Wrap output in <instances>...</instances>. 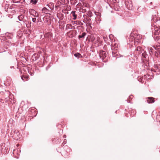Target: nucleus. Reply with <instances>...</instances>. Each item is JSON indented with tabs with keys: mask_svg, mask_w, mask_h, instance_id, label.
Returning <instances> with one entry per match:
<instances>
[{
	"mask_svg": "<svg viewBox=\"0 0 160 160\" xmlns=\"http://www.w3.org/2000/svg\"><path fill=\"white\" fill-rule=\"evenodd\" d=\"M152 34L155 35V40L160 44V29L155 26L152 27Z\"/></svg>",
	"mask_w": 160,
	"mask_h": 160,
	"instance_id": "obj_1",
	"label": "nucleus"
},
{
	"mask_svg": "<svg viewBox=\"0 0 160 160\" xmlns=\"http://www.w3.org/2000/svg\"><path fill=\"white\" fill-rule=\"evenodd\" d=\"M144 52L143 49L141 47L138 46L135 49L134 53L137 55H139L142 53V55L144 56Z\"/></svg>",
	"mask_w": 160,
	"mask_h": 160,
	"instance_id": "obj_2",
	"label": "nucleus"
},
{
	"mask_svg": "<svg viewBox=\"0 0 160 160\" xmlns=\"http://www.w3.org/2000/svg\"><path fill=\"white\" fill-rule=\"evenodd\" d=\"M12 134L13 138L16 140H18L20 138V133L17 130H15L12 133Z\"/></svg>",
	"mask_w": 160,
	"mask_h": 160,
	"instance_id": "obj_3",
	"label": "nucleus"
},
{
	"mask_svg": "<svg viewBox=\"0 0 160 160\" xmlns=\"http://www.w3.org/2000/svg\"><path fill=\"white\" fill-rule=\"evenodd\" d=\"M29 12L31 15L33 16L34 17H38L39 16V14L34 9H30Z\"/></svg>",
	"mask_w": 160,
	"mask_h": 160,
	"instance_id": "obj_4",
	"label": "nucleus"
},
{
	"mask_svg": "<svg viewBox=\"0 0 160 160\" xmlns=\"http://www.w3.org/2000/svg\"><path fill=\"white\" fill-rule=\"evenodd\" d=\"M134 38L135 41H134L135 43H136L135 42H140V40L142 39V36L139 34H137L135 33L134 34Z\"/></svg>",
	"mask_w": 160,
	"mask_h": 160,
	"instance_id": "obj_5",
	"label": "nucleus"
},
{
	"mask_svg": "<svg viewBox=\"0 0 160 160\" xmlns=\"http://www.w3.org/2000/svg\"><path fill=\"white\" fill-rule=\"evenodd\" d=\"M146 99L147 102L148 103H153L155 101L154 98L152 97H148Z\"/></svg>",
	"mask_w": 160,
	"mask_h": 160,
	"instance_id": "obj_6",
	"label": "nucleus"
},
{
	"mask_svg": "<svg viewBox=\"0 0 160 160\" xmlns=\"http://www.w3.org/2000/svg\"><path fill=\"white\" fill-rule=\"evenodd\" d=\"M111 49L112 51H115L117 50L118 49V45L117 44H112L111 46Z\"/></svg>",
	"mask_w": 160,
	"mask_h": 160,
	"instance_id": "obj_7",
	"label": "nucleus"
},
{
	"mask_svg": "<svg viewBox=\"0 0 160 160\" xmlns=\"http://www.w3.org/2000/svg\"><path fill=\"white\" fill-rule=\"evenodd\" d=\"M59 2L61 4H66L68 3L69 0H58Z\"/></svg>",
	"mask_w": 160,
	"mask_h": 160,
	"instance_id": "obj_8",
	"label": "nucleus"
},
{
	"mask_svg": "<svg viewBox=\"0 0 160 160\" xmlns=\"http://www.w3.org/2000/svg\"><path fill=\"white\" fill-rule=\"evenodd\" d=\"M20 150L15 149L13 151V154L16 157V155H19L20 154Z\"/></svg>",
	"mask_w": 160,
	"mask_h": 160,
	"instance_id": "obj_9",
	"label": "nucleus"
},
{
	"mask_svg": "<svg viewBox=\"0 0 160 160\" xmlns=\"http://www.w3.org/2000/svg\"><path fill=\"white\" fill-rule=\"evenodd\" d=\"M101 58L102 57V59L105 58L106 57V55L105 52L102 51L100 52L99 55Z\"/></svg>",
	"mask_w": 160,
	"mask_h": 160,
	"instance_id": "obj_10",
	"label": "nucleus"
},
{
	"mask_svg": "<svg viewBox=\"0 0 160 160\" xmlns=\"http://www.w3.org/2000/svg\"><path fill=\"white\" fill-rule=\"evenodd\" d=\"M83 5L82 3V1L81 2H79L76 6V10L78 11V9L81 8L82 7Z\"/></svg>",
	"mask_w": 160,
	"mask_h": 160,
	"instance_id": "obj_11",
	"label": "nucleus"
},
{
	"mask_svg": "<svg viewBox=\"0 0 160 160\" xmlns=\"http://www.w3.org/2000/svg\"><path fill=\"white\" fill-rule=\"evenodd\" d=\"M154 68H155V72H160V65L156 64L154 65Z\"/></svg>",
	"mask_w": 160,
	"mask_h": 160,
	"instance_id": "obj_12",
	"label": "nucleus"
},
{
	"mask_svg": "<svg viewBox=\"0 0 160 160\" xmlns=\"http://www.w3.org/2000/svg\"><path fill=\"white\" fill-rule=\"evenodd\" d=\"M42 11L45 13H48L49 12H51V11L46 7H44L42 8Z\"/></svg>",
	"mask_w": 160,
	"mask_h": 160,
	"instance_id": "obj_13",
	"label": "nucleus"
},
{
	"mask_svg": "<svg viewBox=\"0 0 160 160\" xmlns=\"http://www.w3.org/2000/svg\"><path fill=\"white\" fill-rule=\"evenodd\" d=\"M76 11H73L71 12V14H72V16H73V19L75 20L77 18V15L76 14Z\"/></svg>",
	"mask_w": 160,
	"mask_h": 160,
	"instance_id": "obj_14",
	"label": "nucleus"
},
{
	"mask_svg": "<svg viewBox=\"0 0 160 160\" xmlns=\"http://www.w3.org/2000/svg\"><path fill=\"white\" fill-rule=\"evenodd\" d=\"M78 11L80 12H82L83 13L87 11L86 9L83 6L81 8H79L78 9Z\"/></svg>",
	"mask_w": 160,
	"mask_h": 160,
	"instance_id": "obj_15",
	"label": "nucleus"
},
{
	"mask_svg": "<svg viewBox=\"0 0 160 160\" xmlns=\"http://www.w3.org/2000/svg\"><path fill=\"white\" fill-rule=\"evenodd\" d=\"M24 18V15H21L18 16V18L20 21H22L23 20Z\"/></svg>",
	"mask_w": 160,
	"mask_h": 160,
	"instance_id": "obj_16",
	"label": "nucleus"
},
{
	"mask_svg": "<svg viewBox=\"0 0 160 160\" xmlns=\"http://www.w3.org/2000/svg\"><path fill=\"white\" fill-rule=\"evenodd\" d=\"M32 58H33V60H34V58L35 59V60H36L38 58V54L36 53H34L32 56Z\"/></svg>",
	"mask_w": 160,
	"mask_h": 160,
	"instance_id": "obj_17",
	"label": "nucleus"
},
{
	"mask_svg": "<svg viewBox=\"0 0 160 160\" xmlns=\"http://www.w3.org/2000/svg\"><path fill=\"white\" fill-rule=\"evenodd\" d=\"M86 32L82 33L81 35H79L78 37L79 39L82 38H84V37L86 35Z\"/></svg>",
	"mask_w": 160,
	"mask_h": 160,
	"instance_id": "obj_18",
	"label": "nucleus"
},
{
	"mask_svg": "<svg viewBox=\"0 0 160 160\" xmlns=\"http://www.w3.org/2000/svg\"><path fill=\"white\" fill-rule=\"evenodd\" d=\"M82 3L83 6V7L84 8H85V7L87 8H88V7L89 6V5L88 3L84 2H83L82 1Z\"/></svg>",
	"mask_w": 160,
	"mask_h": 160,
	"instance_id": "obj_19",
	"label": "nucleus"
},
{
	"mask_svg": "<svg viewBox=\"0 0 160 160\" xmlns=\"http://www.w3.org/2000/svg\"><path fill=\"white\" fill-rule=\"evenodd\" d=\"M112 56L113 57H116L118 55V52L117 51H112Z\"/></svg>",
	"mask_w": 160,
	"mask_h": 160,
	"instance_id": "obj_20",
	"label": "nucleus"
},
{
	"mask_svg": "<svg viewBox=\"0 0 160 160\" xmlns=\"http://www.w3.org/2000/svg\"><path fill=\"white\" fill-rule=\"evenodd\" d=\"M90 39L91 42H93L95 39V37L94 35H91L90 37Z\"/></svg>",
	"mask_w": 160,
	"mask_h": 160,
	"instance_id": "obj_21",
	"label": "nucleus"
},
{
	"mask_svg": "<svg viewBox=\"0 0 160 160\" xmlns=\"http://www.w3.org/2000/svg\"><path fill=\"white\" fill-rule=\"evenodd\" d=\"M38 1V0H30V2L33 4H36Z\"/></svg>",
	"mask_w": 160,
	"mask_h": 160,
	"instance_id": "obj_22",
	"label": "nucleus"
},
{
	"mask_svg": "<svg viewBox=\"0 0 160 160\" xmlns=\"http://www.w3.org/2000/svg\"><path fill=\"white\" fill-rule=\"evenodd\" d=\"M72 4L75 5L77 2L76 0H70Z\"/></svg>",
	"mask_w": 160,
	"mask_h": 160,
	"instance_id": "obj_23",
	"label": "nucleus"
},
{
	"mask_svg": "<svg viewBox=\"0 0 160 160\" xmlns=\"http://www.w3.org/2000/svg\"><path fill=\"white\" fill-rule=\"evenodd\" d=\"M74 56L77 58H79L80 57V56H81V55L80 53H75L74 54Z\"/></svg>",
	"mask_w": 160,
	"mask_h": 160,
	"instance_id": "obj_24",
	"label": "nucleus"
},
{
	"mask_svg": "<svg viewBox=\"0 0 160 160\" xmlns=\"http://www.w3.org/2000/svg\"><path fill=\"white\" fill-rule=\"evenodd\" d=\"M13 2L14 3H17L20 2V0H13Z\"/></svg>",
	"mask_w": 160,
	"mask_h": 160,
	"instance_id": "obj_25",
	"label": "nucleus"
},
{
	"mask_svg": "<svg viewBox=\"0 0 160 160\" xmlns=\"http://www.w3.org/2000/svg\"><path fill=\"white\" fill-rule=\"evenodd\" d=\"M129 6L130 7H128V8H129V10H131L132 9V8H133V6H132V4H131L130 5H129Z\"/></svg>",
	"mask_w": 160,
	"mask_h": 160,
	"instance_id": "obj_26",
	"label": "nucleus"
},
{
	"mask_svg": "<svg viewBox=\"0 0 160 160\" xmlns=\"http://www.w3.org/2000/svg\"><path fill=\"white\" fill-rule=\"evenodd\" d=\"M36 18H32V21L34 22H36Z\"/></svg>",
	"mask_w": 160,
	"mask_h": 160,
	"instance_id": "obj_27",
	"label": "nucleus"
},
{
	"mask_svg": "<svg viewBox=\"0 0 160 160\" xmlns=\"http://www.w3.org/2000/svg\"><path fill=\"white\" fill-rule=\"evenodd\" d=\"M152 48L151 47V48H149V51H151V52H153V51H152Z\"/></svg>",
	"mask_w": 160,
	"mask_h": 160,
	"instance_id": "obj_28",
	"label": "nucleus"
},
{
	"mask_svg": "<svg viewBox=\"0 0 160 160\" xmlns=\"http://www.w3.org/2000/svg\"><path fill=\"white\" fill-rule=\"evenodd\" d=\"M148 0H143V1L145 2H146V1H147Z\"/></svg>",
	"mask_w": 160,
	"mask_h": 160,
	"instance_id": "obj_29",
	"label": "nucleus"
},
{
	"mask_svg": "<svg viewBox=\"0 0 160 160\" xmlns=\"http://www.w3.org/2000/svg\"><path fill=\"white\" fill-rule=\"evenodd\" d=\"M7 6H9V5L8 4H6V5Z\"/></svg>",
	"mask_w": 160,
	"mask_h": 160,
	"instance_id": "obj_30",
	"label": "nucleus"
},
{
	"mask_svg": "<svg viewBox=\"0 0 160 160\" xmlns=\"http://www.w3.org/2000/svg\"><path fill=\"white\" fill-rule=\"evenodd\" d=\"M31 74V76H32V75H33V73H31V74Z\"/></svg>",
	"mask_w": 160,
	"mask_h": 160,
	"instance_id": "obj_31",
	"label": "nucleus"
},
{
	"mask_svg": "<svg viewBox=\"0 0 160 160\" xmlns=\"http://www.w3.org/2000/svg\"><path fill=\"white\" fill-rule=\"evenodd\" d=\"M127 2H125V4H126V5H127Z\"/></svg>",
	"mask_w": 160,
	"mask_h": 160,
	"instance_id": "obj_32",
	"label": "nucleus"
},
{
	"mask_svg": "<svg viewBox=\"0 0 160 160\" xmlns=\"http://www.w3.org/2000/svg\"><path fill=\"white\" fill-rule=\"evenodd\" d=\"M49 8L50 9H51V10L52 9L51 8Z\"/></svg>",
	"mask_w": 160,
	"mask_h": 160,
	"instance_id": "obj_33",
	"label": "nucleus"
},
{
	"mask_svg": "<svg viewBox=\"0 0 160 160\" xmlns=\"http://www.w3.org/2000/svg\"><path fill=\"white\" fill-rule=\"evenodd\" d=\"M30 24H31V22H30Z\"/></svg>",
	"mask_w": 160,
	"mask_h": 160,
	"instance_id": "obj_34",
	"label": "nucleus"
}]
</instances>
